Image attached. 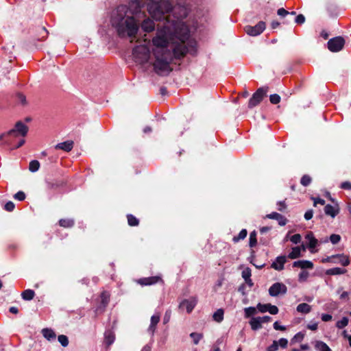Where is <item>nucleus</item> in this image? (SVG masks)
<instances>
[{
	"instance_id": "obj_56",
	"label": "nucleus",
	"mask_w": 351,
	"mask_h": 351,
	"mask_svg": "<svg viewBox=\"0 0 351 351\" xmlns=\"http://www.w3.org/2000/svg\"><path fill=\"white\" fill-rule=\"evenodd\" d=\"M305 22V17L303 14H298L295 19V23L298 24H303Z\"/></svg>"
},
{
	"instance_id": "obj_47",
	"label": "nucleus",
	"mask_w": 351,
	"mask_h": 351,
	"mask_svg": "<svg viewBox=\"0 0 351 351\" xmlns=\"http://www.w3.org/2000/svg\"><path fill=\"white\" fill-rule=\"evenodd\" d=\"M256 308L260 311L261 313H265L268 311L269 309V304H261L258 303L256 306Z\"/></svg>"
},
{
	"instance_id": "obj_43",
	"label": "nucleus",
	"mask_w": 351,
	"mask_h": 351,
	"mask_svg": "<svg viewBox=\"0 0 351 351\" xmlns=\"http://www.w3.org/2000/svg\"><path fill=\"white\" fill-rule=\"evenodd\" d=\"M281 97L278 94H272L269 96V101L272 104H278L280 102Z\"/></svg>"
},
{
	"instance_id": "obj_21",
	"label": "nucleus",
	"mask_w": 351,
	"mask_h": 351,
	"mask_svg": "<svg viewBox=\"0 0 351 351\" xmlns=\"http://www.w3.org/2000/svg\"><path fill=\"white\" fill-rule=\"evenodd\" d=\"M141 28L145 32H151L155 29V23L153 20L145 19L141 23Z\"/></svg>"
},
{
	"instance_id": "obj_24",
	"label": "nucleus",
	"mask_w": 351,
	"mask_h": 351,
	"mask_svg": "<svg viewBox=\"0 0 351 351\" xmlns=\"http://www.w3.org/2000/svg\"><path fill=\"white\" fill-rule=\"evenodd\" d=\"M64 182L56 180H49L46 181V187L49 190H53L62 186Z\"/></svg>"
},
{
	"instance_id": "obj_61",
	"label": "nucleus",
	"mask_w": 351,
	"mask_h": 351,
	"mask_svg": "<svg viewBox=\"0 0 351 351\" xmlns=\"http://www.w3.org/2000/svg\"><path fill=\"white\" fill-rule=\"evenodd\" d=\"M317 239H311V241L308 242V247L309 249H313L315 248L317 245Z\"/></svg>"
},
{
	"instance_id": "obj_41",
	"label": "nucleus",
	"mask_w": 351,
	"mask_h": 351,
	"mask_svg": "<svg viewBox=\"0 0 351 351\" xmlns=\"http://www.w3.org/2000/svg\"><path fill=\"white\" fill-rule=\"evenodd\" d=\"M58 340L63 347H66L69 345V339L64 335H60L58 337Z\"/></svg>"
},
{
	"instance_id": "obj_64",
	"label": "nucleus",
	"mask_w": 351,
	"mask_h": 351,
	"mask_svg": "<svg viewBox=\"0 0 351 351\" xmlns=\"http://www.w3.org/2000/svg\"><path fill=\"white\" fill-rule=\"evenodd\" d=\"M313 216V210H308L304 214V219L306 220H310L312 219Z\"/></svg>"
},
{
	"instance_id": "obj_42",
	"label": "nucleus",
	"mask_w": 351,
	"mask_h": 351,
	"mask_svg": "<svg viewBox=\"0 0 351 351\" xmlns=\"http://www.w3.org/2000/svg\"><path fill=\"white\" fill-rule=\"evenodd\" d=\"M245 317H250L252 315L256 314V308L252 306L245 308L244 309Z\"/></svg>"
},
{
	"instance_id": "obj_17",
	"label": "nucleus",
	"mask_w": 351,
	"mask_h": 351,
	"mask_svg": "<svg viewBox=\"0 0 351 351\" xmlns=\"http://www.w3.org/2000/svg\"><path fill=\"white\" fill-rule=\"evenodd\" d=\"M293 267H299L302 269H312L314 267L313 263L307 260H299L294 261L292 264Z\"/></svg>"
},
{
	"instance_id": "obj_28",
	"label": "nucleus",
	"mask_w": 351,
	"mask_h": 351,
	"mask_svg": "<svg viewBox=\"0 0 351 351\" xmlns=\"http://www.w3.org/2000/svg\"><path fill=\"white\" fill-rule=\"evenodd\" d=\"M250 324L253 330H257L262 328V324L258 317H252Z\"/></svg>"
},
{
	"instance_id": "obj_6",
	"label": "nucleus",
	"mask_w": 351,
	"mask_h": 351,
	"mask_svg": "<svg viewBox=\"0 0 351 351\" xmlns=\"http://www.w3.org/2000/svg\"><path fill=\"white\" fill-rule=\"evenodd\" d=\"M132 54L136 62L145 64L148 62L150 57V51L145 45L136 46L133 49Z\"/></svg>"
},
{
	"instance_id": "obj_53",
	"label": "nucleus",
	"mask_w": 351,
	"mask_h": 351,
	"mask_svg": "<svg viewBox=\"0 0 351 351\" xmlns=\"http://www.w3.org/2000/svg\"><path fill=\"white\" fill-rule=\"evenodd\" d=\"M301 235L300 234H293V236L291 237L290 238V241L295 243V244H297V243H299L300 241H301Z\"/></svg>"
},
{
	"instance_id": "obj_44",
	"label": "nucleus",
	"mask_w": 351,
	"mask_h": 351,
	"mask_svg": "<svg viewBox=\"0 0 351 351\" xmlns=\"http://www.w3.org/2000/svg\"><path fill=\"white\" fill-rule=\"evenodd\" d=\"M308 276H309V274L308 271H302L300 274H299V276H298V280L299 282H305L307 278H308Z\"/></svg>"
},
{
	"instance_id": "obj_1",
	"label": "nucleus",
	"mask_w": 351,
	"mask_h": 351,
	"mask_svg": "<svg viewBox=\"0 0 351 351\" xmlns=\"http://www.w3.org/2000/svg\"><path fill=\"white\" fill-rule=\"evenodd\" d=\"M126 11L125 7H118L116 14L112 17L111 23L120 37L133 38L137 34L138 24L134 16L126 15Z\"/></svg>"
},
{
	"instance_id": "obj_22",
	"label": "nucleus",
	"mask_w": 351,
	"mask_h": 351,
	"mask_svg": "<svg viewBox=\"0 0 351 351\" xmlns=\"http://www.w3.org/2000/svg\"><path fill=\"white\" fill-rule=\"evenodd\" d=\"M41 333L43 335V337L46 339H47L49 341H55L56 339V335L55 332L51 328H43L41 330Z\"/></svg>"
},
{
	"instance_id": "obj_13",
	"label": "nucleus",
	"mask_w": 351,
	"mask_h": 351,
	"mask_svg": "<svg viewBox=\"0 0 351 351\" xmlns=\"http://www.w3.org/2000/svg\"><path fill=\"white\" fill-rule=\"evenodd\" d=\"M162 282V279L159 276H151L147 278H142L138 280V283L142 286L152 285L158 282Z\"/></svg>"
},
{
	"instance_id": "obj_34",
	"label": "nucleus",
	"mask_w": 351,
	"mask_h": 351,
	"mask_svg": "<svg viewBox=\"0 0 351 351\" xmlns=\"http://www.w3.org/2000/svg\"><path fill=\"white\" fill-rule=\"evenodd\" d=\"M247 234V231L246 229H242L239 234L237 236H234L232 238V241L236 243H238L239 241L244 239Z\"/></svg>"
},
{
	"instance_id": "obj_59",
	"label": "nucleus",
	"mask_w": 351,
	"mask_h": 351,
	"mask_svg": "<svg viewBox=\"0 0 351 351\" xmlns=\"http://www.w3.org/2000/svg\"><path fill=\"white\" fill-rule=\"evenodd\" d=\"M278 346H280L282 348H286L287 347L288 341L287 339L281 338L278 341Z\"/></svg>"
},
{
	"instance_id": "obj_63",
	"label": "nucleus",
	"mask_w": 351,
	"mask_h": 351,
	"mask_svg": "<svg viewBox=\"0 0 351 351\" xmlns=\"http://www.w3.org/2000/svg\"><path fill=\"white\" fill-rule=\"evenodd\" d=\"M238 291L240 292L242 295H246V285L245 284L243 283L241 284L239 287V289H238Z\"/></svg>"
},
{
	"instance_id": "obj_11",
	"label": "nucleus",
	"mask_w": 351,
	"mask_h": 351,
	"mask_svg": "<svg viewBox=\"0 0 351 351\" xmlns=\"http://www.w3.org/2000/svg\"><path fill=\"white\" fill-rule=\"evenodd\" d=\"M152 43L154 46L160 48L161 53L169 52L166 49L168 45V40L165 34L157 35L153 38Z\"/></svg>"
},
{
	"instance_id": "obj_36",
	"label": "nucleus",
	"mask_w": 351,
	"mask_h": 351,
	"mask_svg": "<svg viewBox=\"0 0 351 351\" xmlns=\"http://www.w3.org/2000/svg\"><path fill=\"white\" fill-rule=\"evenodd\" d=\"M257 244V239H256V232L255 230L252 231L250 234V239H249V245L250 247H254Z\"/></svg>"
},
{
	"instance_id": "obj_8",
	"label": "nucleus",
	"mask_w": 351,
	"mask_h": 351,
	"mask_svg": "<svg viewBox=\"0 0 351 351\" xmlns=\"http://www.w3.org/2000/svg\"><path fill=\"white\" fill-rule=\"evenodd\" d=\"M345 43V39L342 36H336L328 41V49L331 52H339L343 48Z\"/></svg>"
},
{
	"instance_id": "obj_55",
	"label": "nucleus",
	"mask_w": 351,
	"mask_h": 351,
	"mask_svg": "<svg viewBox=\"0 0 351 351\" xmlns=\"http://www.w3.org/2000/svg\"><path fill=\"white\" fill-rule=\"evenodd\" d=\"M278 311H279L278 308L276 306L269 304L268 312L270 314L276 315V314H278Z\"/></svg>"
},
{
	"instance_id": "obj_49",
	"label": "nucleus",
	"mask_w": 351,
	"mask_h": 351,
	"mask_svg": "<svg viewBox=\"0 0 351 351\" xmlns=\"http://www.w3.org/2000/svg\"><path fill=\"white\" fill-rule=\"evenodd\" d=\"M341 240V237L339 234H332L330 237V241L332 244L338 243Z\"/></svg>"
},
{
	"instance_id": "obj_18",
	"label": "nucleus",
	"mask_w": 351,
	"mask_h": 351,
	"mask_svg": "<svg viewBox=\"0 0 351 351\" xmlns=\"http://www.w3.org/2000/svg\"><path fill=\"white\" fill-rule=\"evenodd\" d=\"M287 262V257L285 256H279L276 258V261L272 263L271 267L277 271H281L284 269V265Z\"/></svg>"
},
{
	"instance_id": "obj_37",
	"label": "nucleus",
	"mask_w": 351,
	"mask_h": 351,
	"mask_svg": "<svg viewBox=\"0 0 351 351\" xmlns=\"http://www.w3.org/2000/svg\"><path fill=\"white\" fill-rule=\"evenodd\" d=\"M39 168L40 162L38 160H34L29 162V170L31 172H36L39 169Z\"/></svg>"
},
{
	"instance_id": "obj_39",
	"label": "nucleus",
	"mask_w": 351,
	"mask_h": 351,
	"mask_svg": "<svg viewBox=\"0 0 351 351\" xmlns=\"http://www.w3.org/2000/svg\"><path fill=\"white\" fill-rule=\"evenodd\" d=\"M349 319L346 317H343L341 320L338 321L336 324V326L338 328H343L348 324Z\"/></svg>"
},
{
	"instance_id": "obj_58",
	"label": "nucleus",
	"mask_w": 351,
	"mask_h": 351,
	"mask_svg": "<svg viewBox=\"0 0 351 351\" xmlns=\"http://www.w3.org/2000/svg\"><path fill=\"white\" fill-rule=\"evenodd\" d=\"M16 97H17V99L23 104V105H25L26 104V97L25 96L21 93H18L16 94Z\"/></svg>"
},
{
	"instance_id": "obj_4",
	"label": "nucleus",
	"mask_w": 351,
	"mask_h": 351,
	"mask_svg": "<svg viewBox=\"0 0 351 351\" xmlns=\"http://www.w3.org/2000/svg\"><path fill=\"white\" fill-rule=\"evenodd\" d=\"M161 53V56H156V60L153 64L154 69L158 75H162L165 72L169 73L171 71V69L169 66L172 60L171 53L168 52Z\"/></svg>"
},
{
	"instance_id": "obj_26",
	"label": "nucleus",
	"mask_w": 351,
	"mask_h": 351,
	"mask_svg": "<svg viewBox=\"0 0 351 351\" xmlns=\"http://www.w3.org/2000/svg\"><path fill=\"white\" fill-rule=\"evenodd\" d=\"M347 272L346 269H342L340 267H334L326 271V274L328 276H334V275H341L344 274Z\"/></svg>"
},
{
	"instance_id": "obj_40",
	"label": "nucleus",
	"mask_w": 351,
	"mask_h": 351,
	"mask_svg": "<svg viewBox=\"0 0 351 351\" xmlns=\"http://www.w3.org/2000/svg\"><path fill=\"white\" fill-rule=\"evenodd\" d=\"M312 181L311 178L308 175H304L300 180V183L304 186H308Z\"/></svg>"
},
{
	"instance_id": "obj_16",
	"label": "nucleus",
	"mask_w": 351,
	"mask_h": 351,
	"mask_svg": "<svg viewBox=\"0 0 351 351\" xmlns=\"http://www.w3.org/2000/svg\"><path fill=\"white\" fill-rule=\"evenodd\" d=\"M339 206L337 204L335 206L327 204L324 207V213L326 215L330 216L331 217H335L339 213Z\"/></svg>"
},
{
	"instance_id": "obj_35",
	"label": "nucleus",
	"mask_w": 351,
	"mask_h": 351,
	"mask_svg": "<svg viewBox=\"0 0 351 351\" xmlns=\"http://www.w3.org/2000/svg\"><path fill=\"white\" fill-rule=\"evenodd\" d=\"M127 219L128 225L130 226H137L139 224V220L132 214L127 215Z\"/></svg>"
},
{
	"instance_id": "obj_12",
	"label": "nucleus",
	"mask_w": 351,
	"mask_h": 351,
	"mask_svg": "<svg viewBox=\"0 0 351 351\" xmlns=\"http://www.w3.org/2000/svg\"><path fill=\"white\" fill-rule=\"evenodd\" d=\"M197 302V300L196 297H192L190 299L187 300L185 299L182 300L180 305V308H184L185 307L186 309V312L188 313H190L192 312V311L194 309L195 306H196Z\"/></svg>"
},
{
	"instance_id": "obj_10",
	"label": "nucleus",
	"mask_w": 351,
	"mask_h": 351,
	"mask_svg": "<svg viewBox=\"0 0 351 351\" xmlns=\"http://www.w3.org/2000/svg\"><path fill=\"white\" fill-rule=\"evenodd\" d=\"M287 291V286L282 282H275L269 289V294L272 297H277L280 294L284 295Z\"/></svg>"
},
{
	"instance_id": "obj_45",
	"label": "nucleus",
	"mask_w": 351,
	"mask_h": 351,
	"mask_svg": "<svg viewBox=\"0 0 351 351\" xmlns=\"http://www.w3.org/2000/svg\"><path fill=\"white\" fill-rule=\"evenodd\" d=\"M160 315L159 313H156L152 316L151 317V324L152 327H154V326H157L158 323L160 322Z\"/></svg>"
},
{
	"instance_id": "obj_27",
	"label": "nucleus",
	"mask_w": 351,
	"mask_h": 351,
	"mask_svg": "<svg viewBox=\"0 0 351 351\" xmlns=\"http://www.w3.org/2000/svg\"><path fill=\"white\" fill-rule=\"evenodd\" d=\"M104 335H105V340H104L105 344L106 345L107 347H108L114 343V339H115V335H114V332L112 331L106 332Z\"/></svg>"
},
{
	"instance_id": "obj_51",
	"label": "nucleus",
	"mask_w": 351,
	"mask_h": 351,
	"mask_svg": "<svg viewBox=\"0 0 351 351\" xmlns=\"http://www.w3.org/2000/svg\"><path fill=\"white\" fill-rule=\"evenodd\" d=\"M15 208V205L14 204L11 202V201H9L8 202L5 206H4V209L6 210V211H8V212H12L14 210Z\"/></svg>"
},
{
	"instance_id": "obj_14",
	"label": "nucleus",
	"mask_w": 351,
	"mask_h": 351,
	"mask_svg": "<svg viewBox=\"0 0 351 351\" xmlns=\"http://www.w3.org/2000/svg\"><path fill=\"white\" fill-rule=\"evenodd\" d=\"M334 257V264H340L343 267H346L350 264L349 256L344 254H335Z\"/></svg>"
},
{
	"instance_id": "obj_31",
	"label": "nucleus",
	"mask_w": 351,
	"mask_h": 351,
	"mask_svg": "<svg viewBox=\"0 0 351 351\" xmlns=\"http://www.w3.org/2000/svg\"><path fill=\"white\" fill-rule=\"evenodd\" d=\"M297 311L302 313H308L311 311V306L306 303H301L297 306Z\"/></svg>"
},
{
	"instance_id": "obj_32",
	"label": "nucleus",
	"mask_w": 351,
	"mask_h": 351,
	"mask_svg": "<svg viewBox=\"0 0 351 351\" xmlns=\"http://www.w3.org/2000/svg\"><path fill=\"white\" fill-rule=\"evenodd\" d=\"M35 296V292L32 289H26L21 293V297L24 300H31Z\"/></svg>"
},
{
	"instance_id": "obj_52",
	"label": "nucleus",
	"mask_w": 351,
	"mask_h": 351,
	"mask_svg": "<svg viewBox=\"0 0 351 351\" xmlns=\"http://www.w3.org/2000/svg\"><path fill=\"white\" fill-rule=\"evenodd\" d=\"M25 194L23 191H18L14 195V199L19 200V201H23L25 199Z\"/></svg>"
},
{
	"instance_id": "obj_50",
	"label": "nucleus",
	"mask_w": 351,
	"mask_h": 351,
	"mask_svg": "<svg viewBox=\"0 0 351 351\" xmlns=\"http://www.w3.org/2000/svg\"><path fill=\"white\" fill-rule=\"evenodd\" d=\"M304 338V334L300 332H298L297 334H295L294 335V337H293V339H291V341L293 342V341H302Z\"/></svg>"
},
{
	"instance_id": "obj_54",
	"label": "nucleus",
	"mask_w": 351,
	"mask_h": 351,
	"mask_svg": "<svg viewBox=\"0 0 351 351\" xmlns=\"http://www.w3.org/2000/svg\"><path fill=\"white\" fill-rule=\"evenodd\" d=\"M251 276V269L249 267H247L244 270H243L242 277L244 278V280L250 278Z\"/></svg>"
},
{
	"instance_id": "obj_7",
	"label": "nucleus",
	"mask_w": 351,
	"mask_h": 351,
	"mask_svg": "<svg viewBox=\"0 0 351 351\" xmlns=\"http://www.w3.org/2000/svg\"><path fill=\"white\" fill-rule=\"evenodd\" d=\"M268 90L269 87L267 86L258 88L250 99L248 108L251 109L258 106L263 101V98L267 96Z\"/></svg>"
},
{
	"instance_id": "obj_29",
	"label": "nucleus",
	"mask_w": 351,
	"mask_h": 351,
	"mask_svg": "<svg viewBox=\"0 0 351 351\" xmlns=\"http://www.w3.org/2000/svg\"><path fill=\"white\" fill-rule=\"evenodd\" d=\"M301 256V248L299 246L292 248L291 252L288 254L287 257L291 259H295Z\"/></svg>"
},
{
	"instance_id": "obj_48",
	"label": "nucleus",
	"mask_w": 351,
	"mask_h": 351,
	"mask_svg": "<svg viewBox=\"0 0 351 351\" xmlns=\"http://www.w3.org/2000/svg\"><path fill=\"white\" fill-rule=\"evenodd\" d=\"M277 14L278 16H280L281 18H285L287 16H289V12L286 10L285 8H279L278 10H277Z\"/></svg>"
},
{
	"instance_id": "obj_33",
	"label": "nucleus",
	"mask_w": 351,
	"mask_h": 351,
	"mask_svg": "<svg viewBox=\"0 0 351 351\" xmlns=\"http://www.w3.org/2000/svg\"><path fill=\"white\" fill-rule=\"evenodd\" d=\"M315 347L319 351H332L329 346L322 341H317Z\"/></svg>"
},
{
	"instance_id": "obj_57",
	"label": "nucleus",
	"mask_w": 351,
	"mask_h": 351,
	"mask_svg": "<svg viewBox=\"0 0 351 351\" xmlns=\"http://www.w3.org/2000/svg\"><path fill=\"white\" fill-rule=\"evenodd\" d=\"M278 349V343L277 341H274L272 344L267 348V351H276Z\"/></svg>"
},
{
	"instance_id": "obj_30",
	"label": "nucleus",
	"mask_w": 351,
	"mask_h": 351,
	"mask_svg": "<svg viewBox=\"0 0 351 351\" xmlns=\"http://www.w3.org/2000/svg\"><path fill=\"white\" fill-rule=\"evenodd\" d=\"M224 311L222 308L217 309L213 315V319L217 323H220L223 320Z\"/></svg>"
},
{
	"instance_id": "obj_3",
	"label": "nucleus",
	"mask_w": 351,
	"mask_h": 351,
	"mask_svg": "<svg viewBox=\"0 0 351 351\" xmlns=\"http://www.w3.org/2000/svg\"><path fill=\"white\" fill-rule=\"evenodd\" d=\"M172 6L169 3L152 2L147 5L149 13L155 20L160 21L165 19V14L171 12Z\"/></svg>"
},
{
	"instance_id": "obj_5",
	"label": "nucleus",
	"mask_w": 351,
	"mask_h": 351,
	"mask_svg": "<svg viewBox=\"0 0 351 351\" xmlns=\"http://www.w3.org/2000/svg\"><path fill=\"white\" fill-rule=\"evenodd\" d=\"M29 128L22 121H17L14 128L7 132L0 134V142H4L7 136H19L21 135L23 137L27 136Z\"/></svg>"
},
{
	"instance_id": "obj_19",
	"label": "nucleus",
	"mask_w": 351,
	"mask_h": 351,
	"mask_svg": "<svg viewBox=\"0 0 351 351\" xmlns=\"http://www.w3.org/2000/svg\"><path fill=\"white\" fill-rule=\"evenodd\" d=\"M36 39L38 40H45L49 34V32L47 29L43 26H38L36 27Z\"/></svg>"
},
{
	"instance_id": "obj_46",
	"label": "nucleus",
	"mask_w": 351,
	"mask_h": 351,
	"mask_svg": "<svg viewBox=\"0 0 351 351\" xmlns=\"http://www.w3.org/2000/svg\"><path fill=\"white\" fill-rule=\"evenodd\" d=\"M18 136H7L6 139L3 142L5 145L10 147V148L12 149L14 144V138H17Z\"/></svg>"
},
{
	"instance_id": "obj_9",
	"label": "nucleus",
	"mask_w": 351,
	"mask_h": 351,
	"mask_svg": "<svg viewBox=\"0 0 351 351\" xmlns=\"http://www.w3.org/2000/svg\"><path fill=\"white\" fill-rule=\"evenodd\" d=\"M266 27V24L264 21H259L256 25L251 26L247 25L245 27V32L250 36H256L260 35Z\"/></svg>"
},
{
	"instance_id": "obj_38",
	"label": "nucleus",
	"mask_w": 351,
	"mask_h": 351,
	"mask_svg": "<svg viewBox=\"0 0 351 351\" xmlns=\"http://www.w3.org/2000/svg\"><path fill=\"white\" fill-rule=\"evenodd\" d=\"M190 337L191 338H192L193 343L197 345L199 341L203 338V334L197 332H191L190 334Z\"/></svg>"
},
{
	"instance_id": "obj_20",
	"label": "nucleus",
	"mask_w": 351,
	"mask_h": 351,
	"mask_svg": "<svg viewBox=\"0 0 351 351\" xmlns=\"http://www.w3.org/2000/svg\"><path fill=\"white\" fill-rule=\"evenodd\" d=\"M73 141H66L62 143H58L55 145L54 148L56 149H62L66 152H70L73 147Z\"/></svg>"
},
{
	"instance_id": "obj_15",
	"label": "nucleus",
	"mask_w": 351,
	"mask_h": 351,
	"mask_svg": "<svg viewBox=\"0 0 351 351\" xmlns=\"http://www.w3.org/2000/svg\"><path fill=\"white\" fill-rule=\"evenodd\" d=\"M265 217L278 221V224L281 226H285L288 221L286 217L276 212H273L270 214H267Z\"/></svg>"
},
{
	"instance_id": "obj_2",
	"label": "nucleus",
	"mask_w": 351,
	"mask_h": 351,
	"mask_svg": "<svg viewBox=\"0 0 351 351\" xmlns=\"http://www.w3.org/2000/svg\"><path fill=\"white\" fill-rule=\"evenodd\" d=\"M189 30L186 29L181 38H180V43L176 45L173 48V56L176 59L180 60L184 58L187 53L193 54V53L196 51V42L195 40H189L187 43L189 46L185 45V41L189 40Z\"/></svg>"
},
{
	"instance_id": "obj_62",
	"label": "nucleus",
	"mask_w": 351,
	"mask_h": 351,
	"mask_svg": "<svg viewBox=\"0 0 351 351\" xmlns=\"http://www.w3.org/2000/svg\"><path fill=\"white\" fill-rule=\"evenodd\" d=\"M274 328L276 330L285 331L286 330V327L284 326H280L278 322H275L274 323Z\"/></svg>"
},
{
	"instance_id": "obj_60",
	"label": "nucleus",
	"mask_w": 351,
	"mask_h": 351,
	"mask_svg": "<svg viewBox=\"0 0 351 351\" xmlns=\"http://www.w3.org/2000/svg\"><path fill=\"white\" fill-rule=\"evenodd\" d=\"M341 189L345 190H351V182L348 181L343 182L341 184Z\"/></svg>"
},
{
	"instance_id": "obj_23",
	"label": "nucleus",
	"mask_w": 351,
	"mask_h": 351,
	"mask_svg": "<svg viewBox=\"0 0 351 351\" xmlns=\"http://www.w3.org/2000/svg\"><path fill=\"white\" fill-rule=\"evenodd\" d=\"M110 293L107 291H104L101 292L100 295L101 298V304L99 308H102L104 309L108 304L110 302Z\"/></svg>"
},
{
	"instance_id": "obj_25",
	"label": "nucleus",
	"mask_w": 351,
	"mask_h": 351,
	"mask_svg": "<svg viewBox=\"0 0 351 351\" xmlns=\"http://www.w3.org/2000/svg\"><path fill=\"white\" fill-rule=\"evenodd\" d=\"M58 223L62 228H70L74 226L75 221L73 219H60Z\"/></svg>"
}]
</instances>
